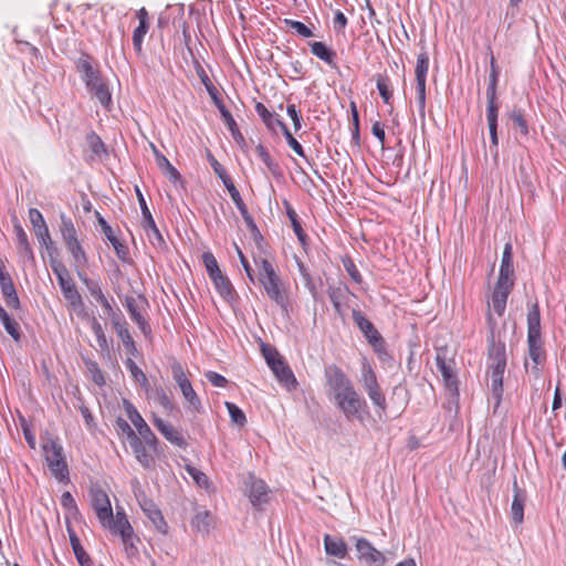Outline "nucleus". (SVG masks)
<instances>
[{
	"label": "nucleus",
	"instance_id": "obj_1",
	"mask_svg": "<svg viewBox=\"0 0 566 566\" xmlns=\"http://www.w3.org/2000/svg\"><path fill=\"white\" fill-rule=\"evenodd\" d=\"M259 268L258 280L264 287L269 298L277 304L282 310L287 311L289 295L286 289L283 287L281 279L276 273L273 264L268 259H261L256 263Z\"/></svg>",
	"mask_w": 566,
	"mask_h": 566
},
{
	"label": "nucleus",
	"instance_id": "obj_2",
	"mask_svg": "<svg viewBox=\"0 0 566 566\" xmlns=\"http://www.w3.org/2000/svg\"><path fill=\"white\" fill-rule=\"evenodd\" d=\"M489 369L491 378V396L496 409L503 396V375L506 368L505 347L502 344H495L493 340L489 348Z\"/></svg>",
	"mask_w": 566,
	"mask_h": 566
},
{
	"label": "nucleus",
	"instance_id": "obj_3",
	"mask_svg": "<svg viewBox=\"0 0 566 566\" xmlns=\"http://www.w3.org/2000/svg\"><path fill=\"white\" fill-rule=\"evenodd\" d=\"M261 353L276 379L289 390L295 389L297 386L296 378L277 349L269 344H262Z\"/></svg>",
	"mask_w": 566,
	"mask_h": 566
},
{
	"label": "nucleus",
	"instance_id": "obj_4",
	"mask_svg": "<svg viewBox=\"0 0 566 566\" xmlns=\"http://www.w3.org/2000/svg\"><path fill=\"white\" fill-rule=\"evenodd\" d=\"M78 69L87 90L94 94L103 106L108 107L112 104V95L99 72L95 71L87 60H81Z\"/></svg>",
	"mask_w": 566,
	"mask_h": 566
},
{
	"label": "nucleus",
	"instance_id": "obj_5",
	"mask_svg": "<svg viewBox=\"0 0 566 566\" xmlns=\"http://www.w3.org/2000/svg\"><path fill=\"white\" fill-rule=\"evenodd\" d=\"M51 268L57 277L64 298L69 302L73 310L82 308L84 306L83 298L78 293L66 266L57 260H51Z\"/></svg>",
	"mask_w": 566,
	"mask_h": 566
},
{
	"label": "nucleus",
	"instance_id": "obj_6",
	"mask_svg": "<svg viewBox=\"0 0 566 566\" xmlns=\"http://www.w3.org/2000/svg\"><path fill=\"white\" fill-rule=\"evenodd\" d=\"M132 485L134 494L144 514L148 517L158 533L166 535L168 533V525L159 507L151 499L146 496L145 492L139 486L138 480H133Z\"/></svg>",
	"mask_w": 566,
	"mask_h": 566
},
{
	"label": "nucleus",
	"instance_id": "obj_7",
	"mask_svg": "<svg viewBox=\"0 0 566 566\" xmlns=\"http://www.w3.org/2000/svg\"><path fill=\"white\" fill-rule=\"evenodd\" d=\"M45 461L53 476L59 481L69 479V469L63 454L62 446L53 439H48L42 444Z\"/></svg>",
	"mask_w": 566,
	"mask_h": 566
},
{
	"label": "nucleus",
	"instance_id": "obj_8",
	"mask_svg": "<svg viewBox=\"0 0 566 566\" xmlns=\"http://www.w3.org/2000/svg\"><path fill=\"white\" fill-rule=\"evenodd\" d=\"M360 382L373 405L385 411L387 408L385 394L378 384L376 373L367 360L361 364Z\"/></svg>",
	"mask_w": 566,
	"mask_h": 566
},
{
	"label": "nucleus",
	"instance_id": "obj_9",
	"mask_svg": "<svg viewBox=\"0 0 566 566\" xmlns=\"http://www.w3.org/2000/svg\"><path fill=\"white\" fill-rule=\"evenodd\" d=\"M334 400L347 420L357 419L361 421L364 419L361 412L367 408V402L355 387L347 392L340 394V396L338 395Z\"/></svg>",
	"mask_w": 566,
	"mask_h": 566
},
{
	"label": "nucleus",
	"instance_id": "obj_10",
	"mask_svg": "<svg viewBox=\"0 0 566 566\" xmlns=\"http://www.w3.org/2000/svg\"><path fill=\"white\" fill-rule=\"evenodd\" d=\"M123 406L127 418L136 429V434L139 438L144 439L145 443L149 447L151 451L156 452L158 448V439L151 431L150 427L147 424V422L144 420L139 411L129 400L124 399Z\"/></svg>",
	"mask_w": 566,
	"mask_h": 566
},
{
	"label": "nucleus",
	"instance_id": "obj_11",
	"mask_svg": "<svg viewBox=\"0 0 566 566\" xmlns=\"http://www.w3.org/2000/svg\"><path fill=\"white\" fill-rule=\"evenodd\" d=\"M324 376L326 384L334 394V399L340 394L347 392L354 385L347 375L337 365H328L325 367Z\"/></svg>",
	"mask_w": 566,
	"mask_h": 566
},
{
	"label": "nucleus",
	"instance_id": "obj_12",
	"mask_svg": "<svg viewBox=\"0 0 566 566\" xmlns=\"http://www.w3.org/2000/svg\"><path fill=\"white\" fill-rule=\"evenodd\" d=\"M436 364L438 370L441 373L444 387L450 395V400L453 403H458L459 400V381L457 375L453 371V361H447L444 357L437 355Z\"/></svg>",
	"mask_w": 566,
	"mask_h": 566
},
{
	"label": "nucleus",
	"instance_id": "obj_13",
	"mask_svg": "<svg viewBox=\"0 0 566 566\" xmlns=\"http://www.w3.org/2000/svg\"><path fill=\"white\" fill-rule=\"evenodd\" d=\"M353 319L367 338L368 343L374 347L376 352H379L384 348V338L380 333L376 329L374 324L366 318L363 313L358 310H353L352 313Z\"/></svg>",
	"mask_w": 566,
	"mask_h": 566
},
{
	"label": "nucleus",
	"instance_id": "obj_14",
	"mask_svg": "<svg viewBox=\"0 0 566 566\" xmlns=\"http://www.w3.org/2000/svg\"><path fill=\"white\" fill-rule=\"evenodd\" d=\"M144 305H147V300L143 295H139L138 297H125V306L127 308V312L129 313L130 318L137 324L142 333L146 337H148L151 334V328L148 322L140 313Z\"/></svg>",
	"mask_w": 566,
	"mask_h": 566
},
{
	"label": "nucleus",
	"instance_id": "obj_15",
	"mask_svg": "<svg viewBox=\"0 0 566 566\" xmlns=\"http://www.w3.org/2000/svg\"><path fill=\"white\" fill-rule=\"evenodd\" d=\"M136 195H137L138 203L140 206L142 214L144 217V222H145L144 227H145V230L147 231V235H148L150 242L154 245L165 244V240H164L159 229L157 228L155 220L147 207L146 200L138 187H136Z\"/></svg>",
	"mask_w": 566,
	"mask_h": 566
},
{
	"label": "nucleus",
	"instance_id": "obj_16",
	"mask_svg": "<svg viewBox=\"0 0 566 566\" xmlns=\"http://www.w3.org/2000/svg\"><path fill=\"white\" fill-rule=\"evenodd\" d=\"M355 547L359 560L369 565L384 566L386 562L385 555L376 549L366 538H356Z\"/></svg>",
	"mask_w": 566,
	"mask_h": 566
},
{
	"label": "nucleus",
	"instance_id": "obj_17",
	"mask_svg": "<svg viewBox=\"0 0 566 566\" xmlns=\"http://www.w3.org/2000/svg\"><path fill=\"white\" fill-rule=\"evenodd\" d=\"M29 219L40 244L44 245L46 250L52 249L53 241L51 239L49 228L40 210H38L36 208H30Z\"/></svg>",
	"mask_w": 566,
	"mask_h": 566
},
{
	"label": "nucleus",
	"instance_id": "obj_18",
	"mask_svg": "<svg viewBox=\"0 0 566 566\" xmlns=\"http://www.w3.org/2000/svg\"><path fill=\"white\" fill-rule=\"evenodd\" d=\"M91 503L98 521H108L112 517V505L107 493L102 489L91 490Z\"/></svg>",
	"mask_w": 566,
	"mask_h": 566
},
{
	"label": "nucleus",
	"instance_id": "obj_19",
	"mask_svg": "<svg viewBox=\"0 0 566 566\" xmlns=\"http://www.w3.org/2000/svg\"><path fill=\"white\" fill-rule=\"evenodd\" d=\"M153 424L156 429L165 437L167 441L171 444L185 449L187 447V442L184 436L176 429L171 423L165 421L164 419L154 416Z\"/></svg>",
	"mask_w": 566,
	"mask_h": 566
},
{
	"label": "nucleus",
	"instance_id": "obj_20",
	"mask_svg": "<svg viewBox=\"0 0 566 566\" xmlns=\"http://www.w3.org/2000/svg\"><path fill=\"white\" fill-rule=\"evenodd\" d=\"M513 283H502L496 281L489 306H492L494 313H496L499 316L504 314L507 297L513 289Z\"/></svg>",
	"mask_w": 566,
	"mask_h": 566
},
{
	"label": "nucleus",
	"instance_id": "obj_21",
	"mask_svg": "<svg viewBox=\"0 0 566 566\" xmlns=\"http://www.w3.org/2000/svg\"><path fill=\"white\" fill-rule=\"evenodd\" d=\"M513 500L511 504V516L516 525H520L524 521V506L526 503V492L521 489L517 484L516 479L513 481Z\"/></svg>",
	"mask_w": 566,
	"mask_h": 566
},
{
	"label": "nucleus",
	"instance_id": "obj_22",
	"mask_svg": "<svg viewBox=\"0 0 566 566\" xmlns=\"http://www.w3.org/2000/svg\"><path fill=\"white\" fill-rule=\"evenodd\" d=\"M512 250H513L512 243L507 242L503 249L497 282L514 284V280H513L514 268H513V251Z\"/></svg>",
	"mask_w": 566,
	"mask_h": 566
},
{
	"label": "nucleus",
	"instance_id": "obj_23",
	"mask_svg": "<svg viewBox=\"0 0 566 566\" xmlns=\"http://www.w3.org/2000/svg\"><path fill=\"white\" fill-rule=\"evenodd\" d=\"M128 443L135 454L136 460L145 469H150L155 463V459H154L153 454L148 451L150 449L145 443L144 439H142L137 436V437H134V439L132 441H129Z\"/></svg>",
	"mask_w": 566,
	"mask_h": 566
},
{
	"label": "nucleus",
	"instance_id": "obj_24",
	"mask_svg": "<svg viewBox=\"0 0 566 566\" xmlns=\"http://www.w3.org/2000/svg\"><path fill=\"white\" fill-rule=\"evenodd\" d=\"M327 294H328V297L333 304V307L335 310V312L339 315V316H344L345 314V308H344V305H345V301L347 298V295L350 294V291L348 289V286L344 285V284H340V285H337V286H334V285H329L328 289H327Z\"/></svg>",
	"mask_w": 566,
	"mask_h": 566
},
{
	"label": "nucleus",
	"instance_id": "obj_25",
	"mask_svg": "<svg viewBox=\"0 0 566 566\" xmlns=\"http://www.w3.org/2000/svg\"><path fill=\"white\" fill-rule=\"evenodd\" d=\"M249 497L254 507H261L268 502V486L264 481L258 479L251 480Z\"/></svg>",
	"mask_w": 566,
	"mask_h": 566
},
{
	"label": "nucleus",
	"instance_id": "obj_26",
	"mask_svg": "<svg viewBox=\"0 0 566 566\" xmlns=\"http://www.w3.org/2000/svg\"><path fill=\"white\" fill-rule=\"evenodd\" d=\"M113 327L116 331L117 336L123 342V345H124L126 352L132 356H136L137 348H136L135 342L128 331V324L125 321V318H123L122 321L117 319L116 322H114Z\"/></svg>",
	"mask_w": 566,
	"mask_h": 566
},
{
	"label": "nucleus",
	"instance_id": "obj_27",
	"mask_svg": "<svg viewBox=\"0 0 566 566\" xmlns=\"http://www.w3.org/2000/svg\"><path fill=\"white\" fill-rule=\"evenodd\" d=\"M255 112L261 117L266 128L273 133H276L277 128L282 130L283 126H286L276 114L270 112L265 105L260 102L255 104Z\"/></svg>",
	"mask_w": 566,
	"mask_h": 566
},
{
	"label": "nucleus",
	"instance_id": "obj_28",
	"mask_svg": "<svg viewBox=\"0 0 566 566\" xmlns=\"http://www.w3.org/2000/svg\"><path fill=\"white\" fill-rule=\"evenodd\" d=\"M13 230H14V233L17 237L19 254L22 255L23 258H25L28 261L34 262L35 259H34L33 250H32L29 239H28V234L25 233V231L23 230V228L21 227V224L19 222H15L13 224Z\"/></svg>",
	"mask_w": 566,
	"mask_h": 566
},
{
	"label": "nucleus",
	"instance_id": "obj_29",
	"mask_svg": "<svg viewBox=\"0 0 566 566\" xmlns=\"http://www.w3.org/2000/svg\"><path fill=\"white\" fill-rule=\"evenodd\" d=\"M210 280L212 281L214 289L219 293V295L227 302H231L234 300L235 291L230 282V280L223 275L222 273H219L214 276H211Z\"/></svg>",
	"mask_w": 566,
	"mask_h": 566
},
{
	"label": "nucleus",
	"instance_id": "obj_30",
	"mask_svg": "<svg viewBox=\"0 0 566 566\" xmlns=\"http://www.w3.org/2000/svg\"><path fill=\"white\" fill-rule=\"evenodd\" d=\"M311 52L317 59L325 62L331 67H336V52L329 49L324 42L315 41L308 43Z\"/></svg>",
	"mask_w": 566,
	"mask_h": 566
},
{
	"label": "nucleus",
	"instance_id": "obj_31",
	"mask_svg": "<svg viewBox=\"0 0 566 566\" xmlns=\"http://www.w3.org/2000/svg\"><path fill=\"white\" fill-rule=\"evenodd\" d=\"M527 337L541 338V314L538 304L535 303L527 313Z\"/></svg>",
	"mask_w": 566,
	"mask_h": 566
},
{
	"label": "nucleus",
	"instance_id": "obj_32",
	"mask_svg": "<svg viewBox=\"0 0 566 566\" xmlns=\"http://www.w3.org/2000/svg\"><path fill=\"white\" fill-rule=\"evenodd\" d=\"M69 534H70V543L72 546V549H73L74 555H75L77 562L80 563V565L81 566H92L93 560L90 557V555L85 552L83 546L81 545V542H80L77 535L75 534V532L69 528Z\"/></svg>",
	"mask_w": 566,
	"mask_h": 566
},
{
	"label": "nucleus",
	"instance_id": "obj_33",
	"mask_svg": "<svg viewBox=\"0 0 566 566\" xmlns=\"http://www.w3.org/2000/svg\"><path fill=\"white\" fill-rule=\"evenodd\" d=\"M0 321L6 329V332L14 339V342L19 343L21 340V332L19 324L12 318L7 311L0 304Z\"/></svg>",
	"mask_w": 566,
	"mask_h": 566
},
{
	"label": "nucleus",
	"instance_id": "obj_34",
	"mask_svg": "<svg viewBox=\"0 0 566 566\" xmlns=\"http://www.w3.org/2000/svg\"><path fill=\"white\" fill-rule=\"evenodd\" d=\"M325 551L328 555L344 558L347 554V546L342 539L333 538L329 535H325L324 538Z\"/></svg>",
	"mask_w": 566,
	"mask_h": 566
},
{
	"label": "nucleus",
	"instance_id": "obj_35",
	"mask_svg": "<svg viewBox=\"0 0 566 566\" xmlns=\"http://www.w3.org/2000/svg\"><path fill=\"white\" fill-rule=\"evenodd\" d=\"M77 275L81 281L85 284L90 294L94 297L97 303L103 302L106 296L104 295L99 283L95 280L88 279L82 271L77 270Z\"/></svg>",
	"mask_w": 566,
	"mask_h": 566
},
{
	"label": "nucleus",
	"instance_id": "obj_36",
	"mask_svg": "<svg viewBox=\"0 0 566 566\" xmlns=\"http://www.w3.org/2000/svg\"><path fill=\"white\" fill-rule=\"evenodd\" d=\"M60 219V231L65 244L69 242L76 241L77 235L72 219L67 217L65 213H61Z\"/></svg>",
	"mask_w": 566,
	"mask_h": 566
},
{
	"label": "nucleus",
	"instance_id": "obj_37",
	"mask_svg": "<svg viewBox=\"0 0 566 566\" xmlns=\"http://www.w3.org/2000/svg\"><path fill=\"white\" fill-rule=\"evenodd\" d=\"M179 388L185 399L189 402L191 409L196 412H200L202 410V405L197 392L193 390L191 382L188 381L182 384Z\"/></svg>",
	"mask_w": 566,
	"mask_h": 566
},
{
	"label": "nucleus",
	"instance_id": "obj_38",
	"mask_svg": "<svg viewBox=\"0 0 566 566\" xmlns=\"http://www.w3.org/2000/svg\"><path fill=\"white\" fill-rule=\"evenodd\" d=\"M104 527L109 528L114 534H118L119 536L125 535L134 531L128 520L125 521H114V514L112 513V517L108 521H103L101 523Z\"/></svg>",
	"mask_w": 566,
	"mask_h": 566
},
{
	"label": "nucleus",
	"instance_id": "obj_39",
	"mask_svg": "<svg viewBox=\"0 0 566 566\" xmlns=\"http://www.w3.org/2000/svg\"><path fill=\"white\" fill-rule=\"evenodd\" d=\"M72 254L76 268H84L87 264V256L78 240L65 244Z\"/></svg>",
	"mask_w": 566,
	"mask_h": 566
},
{
	"label": "nucleus",
	"instance_id": "obj_40",
	"mask_svg": "<svg viewBox=\"0 0 566 566\" xmlns=\"http://www.w3.org/2000/svg\"><path fill=\"white\" fill-rule=\"evenodd\" d=\"M125 554L128 558H133L138 556V547L137 543L139 542V537L135 534L134 531L120 536Z\"/></svg>",
	"mask_w": 566,
	"mask_h": 566
},
{
	"label": "nucleus",
	"instance_id": "obj_41",
	"mask_svg": "<svg viewBox=\"0 0 566 566\" xmlns=\"http://www.w3.org/2000/svg\"><path fill=\"white\" fill-rule=\"evenodd\" d=\"M91 328L96 337L98 347L103 353H109V345L102 327V324L97 321L95 316L91 318Z\"/></svg>",
	"mask_w": 566,
	"mask_h": 566
},
{
	"label": "nucleus",
	"instance_id": "obj_42",
	"mask_svg": "<svg viewBox=\"0 0 566 566\" xmlns=\"http://www.w3.org/2000/svg\"><path fill=\"white\" fill-rule=\"evenodd\" d=\"M286 203V214L291 221V224H292V228H293V231L294 233L296 234L297 239L300 240V242L302 244H305L306 242V233L304 232L302 226H301V222L298 220V217H297V213L295 212V210L287 203Z\"/></svg>",
	"mask_w": 566,
	"mask_h": 566
},
{
	"label": "nucleus",
	"instance_id": "obj_43",
	"mask_svg": "<svg viewBox=\"0 0 566 566\" xmlns=\"http://www.w3.org/2000/svg\"><path fill=\"white\" fill-rule=\"evenodd\" d=\"M376 85L385 104H390L392 91L390 88V80L387 75L378 74L376 76Z\"/></svg>",
	"mask_w": 566,
	"mask_h": 566
},
{
	"label": "nucleus",
	"instance_id": "obj_44",
	"mask_svg": "<svg viewBox=\"0 0 566 566\" xmlns=\"http://www.w3.org/2000/svg\"><path fill=\"white\" fill-rule=\"evenodd\" d=\"M191 526L198 532L208 533L211 526V515L208 511L198 512L192 521Z\"/></svg>",
	"mask_w": 566,
	"mask_h": 566
},
{
	"label": "nucleus",
	"instance_id": "obj_45",
	"mask_svg": "<svg viewBox=\"0 0 566 566\" xmlns=\"http://www.w3.org/2000/svg\"><path fill=\"white\" fill-rule=\"evenodd\" d=\"M429 70V56L426 51L421 52L417 56L416 65V82H422L427 80V73Z\"/></svg>",
	"mask_w": 566,
	"mask_h": 566
},
{
	"label": "nucleus",
	"instance_id": "obj_46",
	"mask_svg": "<svg viewBox=\"0 0 566 566\" xmlns=\"http://www.w3.org/2000/svg\"><path fill=\"white\" fill-rule=\"evenodd\" d=\"M1 293L8 307L13 310L20 308V300L14 284L1 286Z\"/></svg>",
	"mask_w": 566,
	"mask_h": 566
},
{
	"label": "nucleus",
	"instance_id": "obj_47",
	"mask_svg": "<svg viewBox=\"0 0 566 566\" xmlns=\"http://www.w3.org/2000/svg\"><path fill=\"white\" fill-rule=\"evenodd\" d=\"M488 106H486V119L488 126L497 125L499 104L497 96L493 94H486Z\"/></svg>",
	"mask_w": 566,
	"mask_h": 566
},
{
	"label": "nucleus",
	"instance_id": "obj_48",
	"mask_svg": "<svg viewBox=\"0 0 566 566\" xmlns=\"http://www.w3.org/2000/svg\"><path fill=\"white\" fill-rule=\"evenodd\" d=\"M114 429L120 438L125 437L128 442L132 441L134 437H137L136 432L133 430L130 424L120 417L116 419L114 423Z\"/></svg>",
	"mask_w": 566,
	"mask_h": 566
},
{
	"label": "nucleus",
	"instance_id": "obj_49",
	"mask_svg": "<svg viewBox=\"0 0 566 566\" xmlns=\"http://www.w3.org/2000/svg\"><path fill=\"white\" fill-rule=\"evenodd\" d=\"M126 367L130 371L132 377L140 384L142 387L148 388L149 382L145 373L136 365L132 358H127L125 361Z\"/></svg>",
	"mask_w": 566,
	"mask_h": 566
},
{
	"label": "nucleus",
	"instance_id": "obj_50",
	"mask_svg": "<svg viewBox=\"0 0 566 566\" xmlns=\"http://www.w3.org/2000/svg\"><path fill=\"white\" fill-rule=\"evenodd\" d=\"M157 166L159 169L174 182L180 180V174L178 170L170 164V161L166 158V156H158Z\"/></svg>",
	"mask_w": 566,
	"mask_h": 566
},
{
	"label": "nucleus",
	"instance_id": "obj_51",
	"mask_svg": "<svg viewBox=\"0 0 566 566\" xmlns=\"http://www.w3.org/2000/svg\"><path fill=\"white\" fill-rule=\"evenodd\" d=\"M84 363H85V366L87 368V371L91 375V378H92L93 382L96 384L99 387L104 386L105 385V377H104L103 371L98 367V364L96 361H94V360H91V359H86Z\"/></svg>",
	"mask_w": 566,
	"mask_h": 566
},
{
	"label": "nucleus",
	"instance_id": "obj_52",
	"mask_svg": "<svg viewBox=\"0 0 566 566\" xmlns=\"http://www.w3.org/2000/svg\"><path fill=\"white\" fill-rule=\"evenodd\" d=\"M226 407L228 409L231 421L239 427H244L247 423V417L244 412L233 402L227 401Z\"/></svg>",
	"mask_w": 566,
	"mask_h": 566
},
{
	"label": "nucleus",
	"instance_id": "obj_53",
	"mask_svg": "<svg viewBox=\"0 0 566 566\" xmlns=\"http://www.w3.org/2000/svg\"><path fill=\"white\" fill-rule=\"evenodd\" d=\"M490 66H491V72H490V76H489L486 94L496 95V87H497L500 70H499V66L496 65V62H495V59L493 55L491 56Z\"/></svg>",
	"mask_w": 566,
	"mask_h": 566
},
{
	"label": "nucleus",
	"instance_id": "obj_54",
	"mask_svg": "<svg viewBox=\"0 0 566 566\" xmlns=\"http://www.w3.org/2000/svg\"><path fill=\"white\" fill-rule=\"evenodd\" d=\"M343 266L345 271L348 273L350 279L357 283L360 284L363 282V276L360 272L358 271L356 264L354 263L353 259L350 256H344L342 259Z\"/></svg>",
	"mask_w": 566,
	"mask_h": 566
},
{
	"label": "nucleus",
	"instance_id": "obj_55",
	"mask_svg": "<svg viewBox=\"0 0 566 566\" xmlns=\"http://www.w3.org/2000/svg\"><path fill=\"white\" fill-rule=\"evenodd\" d=\"M149 24H143L139 23L138 27L133 32V45L135 51L140 54L142 53V45L144 41V36L148 32Z\"/></svg>",
	"mask_w": 566,
	"mask_h": 566
},
{
	"label": "nucleus",
	"instance_id": "obj_56",
	"mask_svg": "<svg viewBox=\"0 0 566 566\" xmlns=\"http://www.w3.org/2000/svg\"><path fill=\"white\" fill-rule=\"evenodd\" d=\"M202 261L209 277L222 273L218 265L217 259L211 252H205L202 254Z\"/></svg>",
	"mask_w": 566,
	"mask_h": 566
},
{
	"label": "nucleus",
	"instance_id": "obj_57",
	"mask_svg": "<svg viewBox=\"0 0 566 566\" xmlns=\"http://www.w3.org/2000/svg\"><path fill=\"white\" fill-rule=\"evenodd\" d=\"M539 339L541 338L532 339L527 337L530 357L536 365L542 363V347Z\"/></svg>",
	"mask_w": 566,
	"mask_h": 566
},
{
	"label": "nucleus",
	"instance_id": "obj_58",
	"mask_svg": "<svg viewBox=\"0 0 566 566\" xmlns=\"http://www.w3.org/2000/svg\"><path fill=\"white\" fill-rule=\"evenodd\" d=\"M186 471L193 479L198 486L208 488L209 479L203 472L192 465H186Z\"/></svg>",
	"mask_w": 566,
	"mask_h": 566
},
{
	"label": "nucleus",
	"instance_id": "obj_59",
	"mask_svg": "<svg viewBox=\"0 0 566 566\" xmlns=\"http://www.w3.org/2000/svg\"><path fill=\"white\" fill-rule=\"evenodd\" d=\"M153 397L160 406H163L164 409L172 410V401L170 400L164 388H155L153 391Z\"/></svg>",
	"mask_w": 566,
	"mask_h": 566
},
{
	"label": "nucleus",
	"instance_id": "obj_60",
	"mask_svg": "<svg viewBox=\"0 0 566 566\" xmlns=\"http://www.w3.org/2000/svg\"><path fill=\"white\" fill-rule=\"evenodd\" d=\"M510 119L514 123V125L520 129L521 134L527 135L528 134V126L527 122L524 118L521 111L513 109L509 114Z\"/></svg>",
	"mask_w": 566,
	"mask_h": 566
},
{
	"label": "nucleus",
	"instance_id": "obj_61",
	"mask_svg": "<svg viewBox=\"0 0 566 566\" xmlns=\"http://www.w3.org/2000/svg\"><path fill=\"white\" fill-rule=\"evenodd\" d=\"M285 24L290 27L292 30H294L298 35L303 38H311L313 36L312 30L306 27L303 22L296 21V20H284Z\"/></svg>",
	"mask_w": 566,
	"mask_h": 566
},
{
	"label": "nucleus",
	"instance_id": "obj_62",
	"mask_svg": "<svg viewBox=\"0 0 566 566\" xmlns=\"http://www.w3.org/2000/svg\"><path fill=\"white\" fill-rule=\"evenodd\" d=\"M282 133L286 139L287 145L301 157H305L302 145L293 137L287 126H283Z\"/></svg>",
	"mask_w": 566,
	"mask_h": 566
},
{
	"label": "nucleus",
	"instance_id": "obj_63",
	"mask_svg": "<svg viewBox=\"0 0 566 566\" xmlns=\"http://www.w3.org/2000/svg\"><path fill=\"white\" fill-rule=\"evenodd\" d=\"M171 374H172V378L176 381V384L178 385V387L181 386L182 384H186L189 381V379L187 378V376L184 371L181 364L178 361H175L171 365Z\"/></svg>",
	"mask_w": 566,
	"mask_h": 566
},
{
	"label": "nucleus",
	"instance_id": "obj_64",
	"mask_svg": "<svg viewBox=\"0 0 566 566\" xmlns=\"http://www.w3.org/2000/svg\"><path fill=\"white\" fill-rule=\"evenodd\" d=\"M88 143H90V147H91L92 151L95 155H101V154L106 153V148H105L103 140L95 133H92L88 136Z\"/></svg>",
	"mask_w": 566,
	"mask_h": 566
}]
</instances>
